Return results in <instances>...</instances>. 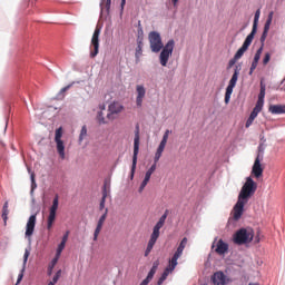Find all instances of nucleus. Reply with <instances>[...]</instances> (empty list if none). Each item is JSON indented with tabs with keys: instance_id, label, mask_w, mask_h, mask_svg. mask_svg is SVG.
I'll list each match as a JSON object with an SVG mask.
<instances>
[{
	"instance_id": "37998d69",
	"label": "nucleus",
	"mask_w": 285,
	"mask_h": 285,
	"mask_svg": "<svg viewBox=\"0 0 285 285\" xmlns=\"http://www.w3.org/2000/svg\"><path fill=\"white\" fill-rule=\"evenodd\" d=\"M268 61H271V53H265V57L263 59V66H267Z\"/></svg>"
},
{
	"instance_id": "f8f14e48",
	"label": "nucleus",
	"mask_w": 285,
	"mask_h": 285,
	"mask_svg": "<svg viewBox=\"0 0 285 285\" xmlns=\"http://www.w3.org/2000/svg\"><path fill=\"white\" fill-rule=\"evenodd\" d=\"M253 39H255V36L249 33L246 37L243 46L235 53V56H234L235 59L239 60V59H242V57H244V52H246V50H248V48H250V43H253Z\"/></svg>"
},
{
	"instance_id": "bb28decb",
	"label": "nucleus",
	"mask_w": 285,
	"mask_h": 285,
	"mask_svg": "<svg viewBox=\"0 0 285 285\" xmlns=\"http://www.w3.org/2000/svg\"><path fill=\"white\" fill-rule=\"evenodd\" d=\"M107 197H108V189L105 186L104 189H102V198L100 200L99 210H104V208H106Z\"/></svg>"
},
{
	"instance_id": "2eb2a0df",
	"label": "nucleus",
	"mask_w": 285,
	"mask_h": 285,
	"mask_svg": "<svg viewBox=\"0 0 285 285\" xmlns=\"http://www.w3.org/2000/svg\"><path fill=\"white\" fill-rule=\"evenodd\" d=\"M108 217V208L105 209L104 215L99 218L97 227L94 233V242H97L99 239V233H101V229L104 228V224Z\"/></svg>"
},
{
	"instance_id": "dca6fc26",
	"label": "nucleus",
	"mask_w": 285,
	"mask_h": 285,
	"mask_svg": "<svg viewBox=\"0 0 285 285\" xmlns=\"http://www.w3.org/2000/svg\"><path fill=\"white\" fill-rule=\"evenodd\" d=\"M212 282L214 285H226L228 284V278L226 277V274H224V272H216L212 276Z\"/></svg>"
},
{
	"instance_id": "4c0bfd02",
	"label": "nucleus",
	"mask_w": 285,
	"mask_h": 285,
	"mask_svg": "<svg viewBox=\"0 0 285 285\" xmlns=\"http://www.w3.org/2000/svg\"><path fill=\"white\" fill-rule=\"evenodd\" d=\"M263 50H264V49L261 47V48L256 51L253 61L259 62V59H262V52H263Z\"/></svg>"
},
{
	"instance_id": "7c9ffc66",
	"label": "nucleus",
	"mask_w": 285,
	"mask_h": 285,
	"mask_svg": "<svg viewBox=\"0 0 285 285\" xmlns=\"http://www.w3.org/2000/svg\"><path fill=\"white\" fill-rule=\"evenodd\" d=\"M150 177L151 176L149 174H145V178H144L142 183L140 184L138 193H144V189L146 188V186H148V181H150Z\"/></svg>"
},
{
	"instance_id": "49530a36",
	"label": "nucleus",
	"mask_w": 285,
	"mask_h": 285,
	"mask_svg": "<svg viewBox=\"0 0 285 285\" xmlns=\"http://www.w3.org/2000/svg\"><path fill=\"white\" fill-rule=\"evenodd\" d=\"M254 121H255V120L249 117V118L247 119L246 124H245V128H250V126H253V122H254Z\"/></svg>"
},
{
	"instance_id": "a878e982",
	"label": "nucleus",
	"mask_w": 285,
	"mask_h": 285,
	"mask_svg": "<svg viewBox=\"0 0 285 285\" xmlns=\"http://www.w3.org/2000/svg\"><path fill=\"white\" fill-rule=\"evenodd\" d=\"M57 210H59V195L55 196V198L52 200V205L49 208V213L57 214Z\"/></svg>"
},
{
	"instance_id": "f03ea898",
	"label": "nucleus",
	"mask_w": 285,
	"mask_h": 285,
	"mask_svg": "<svg viewBox=\"0 0 285 285\" xmlns=\"http://www.w3.org/2000/svg\"><path fill=\"white\" fill-rule=\"evenodd\" d=\"M186 244H188V238L184 237L181 239L176 253L174 254L173 258L169 261V265L165 268L164 273L159 277V279L157 282L158 285L164 284V282H166V279H168V275H170V273H173V271H175V268H177V259H179V257H181V255H184V248H186Z\"/></svg>"
},
{
	"instance_id": "412c9836",
	"label": "nucleus",
	"mask_w": 285,
	"mask_h": 285,
	"mask_svg": "<svg viewBox=\"0 0 285 285\" xmlns=\"http://www.w3.org/2000/svg\"><path fill=\"white\" fill-rule=\"evenodd\" d=\"M262 14V11L258 9L256 10L255 12V16H254V22H253V28H252V31L249 35H252L253 37H255V35H257V26L259 23V17Z\"/></svg>"
},
{
	"instance_id": "603ef678",
	"label": "nucleus",
	"mask_w": 285,
	"mask_h": 285,
	"mask_svg": "<svg viewBox=\"0 0 285 285\" xmlns=\"http://www.w3.org/2000/svg\"><path fill=\"white\" fill-rule=\"evenodd\" d=\"M59 275H55L51 283L57 284V282H59Z\"/></svg>"
},
{
	"instance_id": "c85d7f7f",
	"label": "nucleus",
	"mask_w": 285,
	"mask_h": 285,
	"mask_svg": "<svg viewBox=\"0 0 285 285\" xmlns=\"http://www.w3.org/2000/svg\"><path fill=\"white\" fill-rule=\"evenodd\" d=\"M157 268H159V261L154 262L153 267L147 275L148 279H153L155 277V273H157Z\"/></svg>"
},
{
	"instance_id": "f3484780",
	"label": "nucleus",
	"mask_w": 285,
	"mask_h": 285,
	"mask_svg": "<svg viewBox=\"0 0 285 285\" xmlns=\"http://www.w3.org/2000/svg\"><path fill=\"white\" fill-rule=\"evenodd\" d=\"M136 105L138 106V108H141L144 104V97H146V88L144 87V85L136 86Z\"/></svg>"
},
{
	"instance_id": "0e129e2a",
	"label": "nucleus",
	"mask_w": 285,
	"mask_h": 285,
	"mask_svg": "<svg viewBox=\"0 0 285 285\" xmlns=\"http://www.w3.org/2000/svg\"><path fill=\"white\" fill-rule=\"evenodd\" d=\"M259 153H263L262 146L258 147Z\"/></svg>"
},
{
	"instance_id": "423d86ee",
	"label": "nucleus",
	"mask_w": 285,
	"mask_h": 285,
	"mask_svg": "<svg viewBox=\"0 0 285 285\" xmlns=\"http://www.w3.org/2000/svg\"><path fill=\"white\" fill-rule=\"evenodd\" d=\"M242 68L239 66H236L234 69V73L228 82V86L226 88L225 92V104H230V97L233 95V90L235 89V86H237V79H239V71Z\"/></svg>"
},
{
	"instance_id": "0eeeda50",
	"label": "nucleus",
	"mask_w": 285,
	"mask_h": 285,
	"mask_svg": "<svg viewBox=\"0 0 285 285\" xmlns=\"http://www.w3.org/2000/svg\"><path fill=\"white\" fill-rule=\"evenodd\" d=\"M62 137H63V128L59 127L58 129H56V132H55L56 148L60 159H66V145L61 139Z\"/></svg>"
},
{
	"instance_id": "20e7f679",
	"label": "nucleus",
	"mask_w": 285,
	"mask_h": 285,
	"mask_svg": "<svg viewBox=\"0 0 285 285\" xmlns=\"http://www.w3.org/2000/svg\"><path fill=\"white\" fill-rule=\"evenodd\" d=\"M257 190V183L253 180V178L247 177L245 184L243 185L240 193L238 195V199H243L244 202H248L253 195H255Z\"/></svg>"
},
{
	"instance_id": "bf43d9fd",
	"label": "nucleus",
	"mask_w": 285,
	"mask_h": 285,
	"mask_svg": "<svg viewBox=\"0 0 285 285\" xmlns=\"http://www.w3.org/2000/svg\"><path fill=\"white\" fill-rule=\"evenodd\" d=\"M99 108L100 110H106V105H100Z\"/></svg>"
},
{
	"instance_id": "69168bd1",
	"label": "nucleus",
	"mask_w": 285,
	"mask_h": 285,
	"mask_svg": "<svg viewBox=\"0 0 285 285\" xmlns=\"http://www.w3.org/2000/svg\"><path fill=\"white\" fill-rule=\"evenodd\" d=\"M48 285H55V283H52V281H50V282L48 283Z\"/></svg>"
},
{
	"instance_id": "2f4dec72",
	"label": "nucleus",
	"mask_w": 285,
	"mask_h": 285,
	"mask_svg": "<svg viewBox=\"0 0 285 285\" xmlns=\"http://www.w3.org/2000/svg\"><path fill=\"white\" fill-rule=\"evenodd\" d=\"M97 121L98 124L101 125H106L108 124V120H106V118L104 117V111H99L97 115Z\"/></svg>"
},
{
	"instance_id": "aec40b11",
	"label": "nucleus",
	"mask_w": 285,
	"mask_h": 285,
	"mask_svg": "<svg viewBox=\"0 0 285 285\" xmlns=\"http://www.w3.org/2000/svg\"><path fill=\"white\" fill-rule=\"evenodd\" d=\"M111 3H112V0H101V2H100L101 14H110Z\"/></svg>"
},
{
	"instance_id": "f704fd0d",
	"label": "nucleus",
	"mask_w": 285,
	"mask_h": 285,
	"mask_svg": "<svg viewBox=\"0 0 285 285\" xmlns=\"http://www.w3.org/2000/svg\"><path fill=\"white\" fill-rule=\"evenodd\" d=\"M263 108H264V102L257 101L253 109V112H256V115H259Z\"/></svg>"
},
{
	"instance_id": "09e8293b",
	"label": "nucleus",
	"mask_w": 285,
	"mask_h": 285,
	"mask_svg": "<svg viewBox=\"0 0 285 285\" xmlns=\"http://www.w3.org/2000/svg\"><path fill=\"white\" fill-rule=\"evenodd\" d=\"M159 159H161V154L156 151L155 158H154V164H157V161H159Z\"/></svg>"
},
{
	"instance_id": "1a4fd4ad",
	"label": "nucleus",
	"mask_w": 285,
	"mask_h": 285,
	"mask_svg": "<svg viewBox=\"0 0 285 285\" xmlns=\"http://www.w3.org/2000/svg\"><path fill=\"white\" fill-rule=\"evenodd\" d=\"M137 155H139V125L136 126L135 138H134V156L131 165V176L130 179L135 177V170H137Z\"/></svg>"
},
{
	"instance_id": "473e14b6",
	"label": "nucleus",
	"mask_w": 285,
	"mask_h": 285,
	"mask_svg": "<svg viewBox=\"0 0 285 285\" xmlns=\"http://www.w3.org/2000/svg\"><path fill=\"white\" fill-rule=\"evenodd\" d=\"M63 248H66V243L61 240V243L58 245L56 257H61V253H63Z\"/></svg>"
},
{
	"instance_id": "cd10ccee",
	"label": "nucleus",
	"mask_w": 285,
	"mask_h": 285,
	"mask_svg": "<svg viewBox=\"0 0 285 285\" xmlns=\"http://www.w3.org/2000/svg\"><path fill=\"white\" fill-rule=\"evenodd\" d=\"M59 262V257L55 256L52 261L49 263L48 269H47V275H52V271H55V266H57V263Z\"/></svg>"
},
{
	"instance_id": "ea45409f",
	"label": "nucleus",
	"mask_w": 285,
	"mask_h": 285,
	"mask_svg": "<svg viewBox=\"0 0 285 285\" xmlns=\"http://www.w3.org/2000/svg\"><path fill=\"white\" fill-rule=\"evenodd\" d=\"M141 48H142V43H141V41H138V45H137V48H136L137 59H139V56L141 55Z\"/></svg>"
},
{
	"instance_id": "393cba45",
	"label": "nucleus",
	"mask_w": 285,
	"mask_h": 285,
	"mask_svg": "<svg viewBox=\"0 0 285 285\" xmlns=\"http://www.w3.org/2000/svg\"><path fill=\"white\" fill-rule=\"evenodd\" d=\"M8 215H10V209H9V204L7 200L2 206V219L4 222V226H6V224H8Z\"/></svg>"
},
{
	"instance_id": "7ed1b4c3",
	"label": "nucleus",
	"mask_w": 285,
	"mask_h": 285,
	"mask_svg": "<svg viewBox=\"0 0 285 285\" xmlns=\"http://www.w3.org/2000/svg\"><path fill=\"white\" fill-rule=\"evenodd\" d=\"M166 219H168V209L165 210L164 215L159 218V220L156 223V225L153 228V233L150 235V238L148 240L146 250H145V257H148L150 253H153V248H155V244H157V240L159 239L160 230L164 228V224H166Z\"/></svg>"
},
{
	"instance_id": "5701e85b",
	"label": "nucleus",
	"mask_w": 285,
	"mask_h": 285,
	"mask_svg": "<svg viewBox=\"0 0 285 285\" xmlns=\"http://www.w3.org/2000/svg\"><path fill=\"white\" fill-rule=\"evenodd\" d=\"M271 23H273V20L267 18L264 24L263 33L261 36V43H264V41H266V37H268V31L271 30Z\"/></svg>"
},
{
	"instance_id": "e2e57ef3",
	"label": "nucleus",
	"mask_w": 285,
	"mask_h": 285,
	"mask_svg": "<svg viewBox=\"0 0 285 285\" xmlns=\"http://www.w3.org/2000/svg\"><path fill=\"white\" fill-rule=\"evenodd\" d=\"M248 285H259V283H249Z\"/></svg>"
},
{
	"instance_id": "5fc2aeb1",
	"label": "nucleus",
	"mask_w": 285,
	"mask_h": 285,
	"mask_svg": "<svg viewBox=\"0 0 285 285\" xmlns=\"http://www.w3.org/2000/svg\"><path fill=\"white\" fill-rule=\"evenodd\" d=\"M149 170L155 173V170H157V163H154V165L149 168Z\"/></svg>"
},
{
	"instance_id": "4468645a",
	"label": "nucleus",
	"mask_w": 285,
	"mask_h": 285,
	"mask_svg": "<svg viewBox=\"0 0 285 285\" xmlns=\"http://www.w3.org/2000/svg\"><path fill=\"white\" fill-rule=\"evenodd\" d=\"M35 226H37V214H33L29 217L26 225V237H32L35 234Z\"/></svg>"
},
{
	"instance_id": "a211bd4d",
	"label": "nucleus",
	"mask_w": 285,
	"mask_h": 285,
	"mask_svg": "<svg viewBox=\"0 0 285 285\" xmlns=\"http://www.w3.org/2000/svg\"><path fill=\"white\" fill-rule=\"evenodd\" d=\"M28 257H30V249L24 250L22 269L18 275V279L16 284H21V281L23 279V273H26V265L28 264Z\"/></svg>"
},
{
	"instance_id": "c756f323",
	"label": "nucleus",
	"mask_w": 285,
	"mask_h": 285,
	"mask_svg": "<svg viewBox=\"0 0 285 285\" xmlns=\"http://www.w3.org/2000/svg\"><path fill=\"white\" fill-rule=\"evenodd\" d=\"M264 97H266V85L264 82H261V92L258 95V102L264 104Z\"/></svg>"
},
{
	"instance_id": "13d9d810",
	"label": "nucleus",
	"mask_w": 285,
	"mask_h": 285,
	"mask_svg": "<svg viewBox=\"0 0 285 285\" xmlns=\"http://www.w3.org/2000/svg\"><path fill=\"white\" fill-rule=\"evenodd\" d=\"M121 10H124V6H126V0H121Z\"/></svg>"
},
{
	"instance_id": "c9c22d12",
	"label": "nucleus",
	"mask_w": 285,
	"mask_h": 285,
	"mask_svg": "<svg viewBox=\"0 0 285 285\" xmlns=\"http://www.w3.org/2000/svg\"><path fill=\"white\" fill-rule=\"evenodd\" d=\"M87 135H88V128L86 126H82L79 135V141L80 142L83 141Z\"/></svg>"
},
{
	"instance_id": "864d4df0",
	"label": "nucleus",
	"mask_w": 285,
	"mask_h": 285,
	"mask_svg": "<svg viewBox=\"0 0 285 285\" xmlns=\"http://www.w3.org/2000/svg\"><path fill=\"white\" fill-rule=\"evenodd\" d=\"M59 275H55L51 283L57 284V282H59Z\"/></svg>"
},
{
	"instance_id": "39448f33",
	"label": "nucleus",
	"mask_w": 285,
	"mask_h": 285,
	"mask_svg": "<svg viewBox=\"0 0 285 285\" xmlns=\"http://www.w3.org/2000/svg\"><path fill=\"white\" fill-rule=\"evenodd\" d=\"M255 237L253 229L240 228L234 234V244L242 246L244 244H250Z\"/></svg>"
},
{
	"instance_id": "4d7b16f0",
	"label": "nucleus",
	"mask_w": 285,
	"mask_h": 285,
	"mask_svg": "<svg viewBox=\"0 0 285 285\" xmlns=\"http://www.w3.org/2000/svg\"><path fill=\"white\" fill-rule=\"evenodd\" d=\"M153 173H155V171H151V169H148V170L146 171V174L149 175V176H151V177H153Z\"/></svg>"
},
{
	"instance_id": "6e6552de",
	"label": "nucleus",
	"mask_w": 285,
	"mask_h": 285,
	"mask_svg": "<svg viewBox=\"0 0 285 285\" xmlns=\"http://www.w3.org/2000/svg\"><path fill=\"white\" fill-rule=\"evenodd\" d=\"M121 112H124V105H121V102L114 101L109 104L107 114L108 121H115V119L119 118V115H121Z\"/></svg>"
},
{
	"instance_id": "c03bdc74",
	"label": "nucleus",
	"mask_w": 285,
	"mask_h": 285,
	"mask_svg": "<svg viewBox=\"0 0 285 285\" xmlns=\"http://www.w3.org/2000/svg\"><path fill=\"white\" fill-rule=\"evenodd\" d=\"M37 188V181L35 180V173L31 174V190Z\"/></svg>"
},
{
	"instance_id": "58836bf2",
	"label": "nucleus",
	"mask_w": 285,
	"mask_h": 285,
	"mask_svg": "<svg viewBox=\"0 0 285 285\" xmlns=\"http://www.w3.org/2000/svg\"><path fill=\"white\" fill-rule=\"evenodd\" d=\"M165 149H166V142L160 141L156 153H158L159 155H163Z\"/></svg>"
},
{
	"instance_id": "ddd939ff",
	"label": "nucleus",
	"mask_w": 285,
	"mask_h": 285,
	"mask_svg": "<svg viewBox=\"0 0 285 285\" xmlns=\"http://www.w3.org/2000/svg\"><path fill=\"white\" fill-rule=\"evenodd\" d=\"M252 175L256 177V179H259L264 175V167H262V156L258 154L254 165L252 167Z\"/></svg>"
},
{
	"instance_id": "f257e3e1",
	"label": "nucleus",
	"mask_w": 285,
	"mask_h": 285,
	"mask_svg": "<svg viewBox=\"0 0 285 285\" xmlns=\"http://www.w3.org/2000/svg\"><path fill=\"white\" fill-rule=\"evenodd\" d=\"M149 43L151 52H160V66H168V60L170 59V57H173V50H175V40L170 39L164 46V42L161 41V35H159V32L157 31H151L149 33Z\"/></svg>"
},
{
	"instance_id": "de8ad7c7",
	"label": "nucleus",
	"mask_w": 285,
	"mask_h": 285,
	"mask_svg": "<svg viewBox=\"0 0 285 285\" xmlns=\"http://www.w3.org/2000/svg\"><path fill=\"white\" fill-rule=\"evenodd\" d=\"M70 236V232H66V234L62 236L61 242H63L65 244L68 243V237Z\"/></svg>"
},
{
	"instance_id": "6e6d98bb",
	"label": "nucleus",
	"mask_w": 285,
	"mask_h": 285,
	"mask_svg": "<svg viewBox=\"0 0 285 285\" xmlns=\"http://www.w3.org/2000/svg\"><path fill=\"white\" fill-rule=\"evenodd\" d=\"M274 14H275V12L271 11V12L268 13V16H267V19L273 20V16H274Z\"/></svg>"
},
{
	"instance_id": "052dcab7",
	"label": "nucleus",
	"mask_w": 285,
	"mask_h": 285,
	"mask_svg": "<svg viewBox=\"0 0 285 285\" xmlns=\"http://www.w3.org/2000/svg\"><path fill=\"white\" fill-rule=\"evenodd\" d=\"M174 6H177V3H179V0H171Z\"/></svg>"
},
{
	"instance_id": "8fccbe9b",
	"label": "nucleus",
	"mask_w": 285,
	"mask_h": 285,
	"mask_svg": "<svg viewBox=\"0 0 285 285\" xmlns=\"http://www.w3.org/2000/svg\"><path fill=\"white\" fill-rule=\"evenodd\" d=\"M153 278H148V276L140 283V284H142V285H148V284H150V281H151Z\"/></svg>"
},
{
	"instance_id": "338daca9",
	"label": "nucleus",
	"mask_w": 285,
	"mask_h": 285,
	"mask_svg": "<svg viewBox=\"0 0 285 285\" xmlns=\"http://www.w3.org/2000/svg\"><path fill=\"white\" fill-rule=\"evenodd\" d=\"M140 285H144L142 283H140Z\"/></svg>"
},
{
	"instance_id": "a18cd8bd",
	"label": "nucleus",
	"mask_w": 285,
	"mask_h": 285,
	"mask_svg": "<svg viewBox=\"0 0 285 285\" xmlns=\"http://www.w3.org/2000/svg\"><path fill=\"white\" fill-rule=\"evenodd\" d=\"M237 59H235V57L233 59L229 60L227 69L230 70V68H233V66H235V63H237Z\"/></svg>"
},
{
	"instance_id": "9b49d317",
	"label": "nucleus",
	"mask_w": 285,
	"mask_h": 285,
	"mask_svg": "<svg viewBox=\"0 0 285 285\" xmlns=\"http://www.w3.org/2000/svg\"><path fill=\"white\" fill-rule=\"evenodd\" d=\"M246 204H248V202L238 198L233 209V217L235 222H239V219H242V216L244 215V206H246Z\"/></svg>"
},
{
	"instance_id": "79ce46f5",
	"label": "nucleus",
	"mask_w": 285,
	"mask_h": 285,
	"mask_svg": "<svg viewBox=\"0 0 285 285\" xmlns=\"http://www.w3.org/2000/svg\"><path fill=\"white\" fill-rule=\"evenodd\" d=\"M259 62H257L256 60H253L250 69H249V75H253V72H255L257 66Z\"/></svg>"
},
{
	"instance_id": "a19ab883",
	"label": "nucleus",
	"mask_w": 285,
	"mask_h": 285,
	"mask_svg": "<svg viewBox=\"0 0 285 285\" xmlns=\"http://www.w3.org/2000/svg\"><path fill=\"white\" fill-rule=\"evenodd\" d=\"M169 135H170V130L167 129V130L165 131V134H164L163 139H161L160 142H163V144H168V137H169Z\"/></svg>"
},
{
	"instance_id": "72a5a7b5",
	"label": "nucleus",
	"mask_w": 285,
	"mask_h": 285,
	"mask_svg": "<svg viewBox=\"0 0 285 285\" xmlns=\"http://www.w3.org/2000/svg\"><path fill=\"white\" fill-rule=\"evenodd\" d=\"M263 108H264V102L257 101L253 109V112H256V115H259Z\"/></svg>"
},
{
	"instance_id": "9d476101",
	"label": "nucleus",
	"mask_w": 285,
	"mask_h": 285,
	"mask_svg": "<svg viewBox=\"0 0 285 285\" xmlns=\"http://www.w3.org/2000/svg\"><path fill=\"white\" fill-rule=\"evenodd\" d=\"M99 35H101V27L97 26L91 38V46L94 48L90 51L91 59H95L99 55Z\"/></svg>"
},
{
	"instance_id": "b1692460",
	"label": "nucleus",
	"mask_w": 285,
	"mask_h": 285,
	"mask_svg": "<svg viewBox=\"0 0 285 285\" xmlns=\"http://www.w3.org/2000/svg\"><path fill=\"white\" fill-rule=\"evenodd\" d=\"M57 219V214L50 213L47 218V229L52 230V226H55V222Z\"/></svg>"
},
{
	"instance_id": "4be33fe9",
	"label": "nucleus",
	"mask_w": 285,
	"mask_h": 285,
	"mask_svg": "<svg viewBox=\"0 0 285 285\" xmlns=\"http://www.w3.org/2000/svg\"><path fill=\"white\" fill-rule=\"evenodd\" d=\"M269 112L272 115H285V105H272L269 106Z\"/></svg>"
},
{
	"instance_id": "680f3d73",
	"label": "nucleus",
	"mask_w": 285,
	"mask_h": 285,
	"mask_svg": "<svg viewBox=\"0 0 285 285\" xmlns=\"http://www.w3.org/2000/svg\"><path fill=\"white\" fill-rule=\"evenodd\" d=\"M56 275H58V277H61V269H59Z\"/></svg>"
},
{
	"instance_id": "e433bc0d",
	"label": "nucleus",
	"mask_w": 285,
	"mask_h": 285,
	"mask_svg": "<svg viewBox=\"0 0 285 285\" xmlns=\"http://www.w3.org/2000/svg\"><path fill=\"white\" fill-rule=\"evenodd\" d=\"M71 86H72V85H68V86L63 87V88L60 90V92L58 94V97H60V99H63L65 92H68V90H70Z\"/></svg>"
},
{
	"instance_id": "6ab92c4d",
	"label": "nucleus",
	"mask_w": 285,
	"mask_h": 285,
	"mask_svg": "<svg viewBox=\"0 0 285 285\" xmlns=\"http://www.w3.org/2000/svg\"><path fill=\"white\" fill-rule=\"evenodd\" d=\"M215 253H217V255H226V253H228V243L219 239L216 244Z\"/></svg>"
},
{
	"instance_id": "3c124183",
	"label": "nucleus",
	"mask_w": 285,
	"mask_h": 285,
	"mask_svg": "<svg viewBox=\"0 0 285 285\" xmlns=\"http://www.w3.org/2000/svg\"><path fill=\"white\" fill-rule=\"evenodd\" d=\"M257 115H258L257 112L252 111L249 115V118L255 120V119H257Z\"/></svg>"
}]
</instances>
